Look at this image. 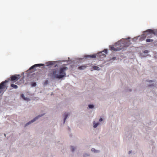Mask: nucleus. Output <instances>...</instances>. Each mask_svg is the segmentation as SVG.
<instances>
[{
  "label": "nucleus",
  "mask_w": 157,
  "mask_h": 157,
  "mask_svg": "<svg viewBox=\"0 0 157 157\" xmlns=\"http://www.w3.org/2000/svg\"><path fill=\"white\" fill-rule=\"evenodd\" d=\"M21 97L22 98L25 100H27V99H28V98H25V96H24V95L22 94H21Z\"/></svg>",
  "instance_id": "nucleus-14"
},
{
  "label": "nucleus",
  "mask_w": 157,
  "mask_h": 157,
  "mask_svg": "<svg viewBox=\"0 0 157 157\" xmlns=\"http://www.w3.org/2000/svg\"><path fill=\"white\" fill-rule=\"evenodd\" d=\"M68 114L67 113L66 114L65 116L64 120V123L65 122L66 120V119L68 117Z\"/></svg>",
  "instance_id": "nucleus-12"
},
{
  "label": "nucleus",
  "mask_w": 157,
  "mask_h": 157,
  "mask_svg": "<svg viewBox=\"0 0 157 157\" xmlns=\"http://www.w3.org/2000/svg\"><path fill=\"white\" fill-rule=\"evenodd\" d=\"M99 56L100 58H103L106 57V55L105 54L102 53L101 52L96 54H93L91 55H86L85 56L86 58H96V56Z\"/></svg>",
  "instance_id": "nucleus-5"
},
{
  "label": "nucleus",
  "mask_w": 157,
  "mask_h": 157,
  "mask_svg": "<svg viewBox=\"0 0 157 157\" xmlns=\"http://www.w3.org/2000/svg\"><path fill=\"white\" fill-rule=\"evenodd\" d=\"M88 106L89 108L90 109H92L94 107V105H89Z\"/></svg>",
  "instance_id": "nucleus-18"
},
{
  "label": "nucleus",
  "mask_w": 157,
  "mask_h": 157,
  "mask_svg": "<svg viewBox=\"0 0 157 157\" xmlns=\"http://www.w3.org/2000/svg\"><path fill=\"white\" fill-rule=\"evenodd\" d=\"M99 67H97V66H94V67H93V68L94 69V70H99Z\"/></svg>",
  "instance_id": "nucleus-16"
},
{
  "label": "nucleus",
  "mask_w": 157,
  "mask_h": 157,
  "mask_svg": "<svg viewBox=\"0 0 157 157\" xmlns=\"http://www.w3.org/2000/svg\"><path fill=\"white\" fill-rule=\"evenodd\" d=\"M102 52H105V54H107V50L106 49H105L103 51H102Z\"/></svg>",
  "instance_id": "nucleus-20"
},
{
  "label": "nucleus",
  "mask_w": 157,
  "mask_h": 157,
  "mask_svg": "<svg viewBox=\"0 0 157 157\" xmlns=\"http://www.w3.org/2000/svg\"><path fill=\"white\" fill-rule=\"evenodd\" d=\"M41 116H39L38 117H36L34 118L33 120H32L31 121H29V122H28L26 124V126L28 124H29L34 122L35 121L36 119H37L39 117H41Z\"/></svg>",
  "instance_id": "nucleus-8"
},
{
  "label": "nucleus",
  "mask_w": 157,
  "mask_h": 157,
  "mask_svg": "<svg viewBox=\"0 0 157 157\" xmlns=\"http://www.w3.org/2000/svg\"><path fill=\"white\" fill-rule=\"evenodd\" d=\"M11 86L15 89H17L18 87V86L17 85L13 84H11Z\"/></svg>",
  "instance_id": "nucleus-11"
},
{
  "label": "nucleus",
  "mask_w": 157,
  "mask_h": 157,
  "mask_svg": "<svg viewBox=\"0 0 157 157\" xmlns=\"http://www.w3.org/2000/svg\"><path fill=\"white\" fill-rule=\"evenodd\" d=\"M131 153V151H129V154H130V153Z\"/></svg>",
  "instance_id": "nucleus-26"
},
{
  "label": "nucleus",
  "mask_w": 157,
  "mask_h": 157,
  "mask_svg": "<svg viewBox=\"0 0 157 157\" xmlns=\"http://www.w3.org/2000/svg\"><path fill=\"white\" fill-rule=\"evenodd\" d=\"M75 148L74 147L72 146L71 147V150L72 152L74 151L75 150Z\"/></svg>",
  "instance_id": "nucleus-17"
},
{
  "label": "nucleus",
  "mask_w": 157,
  "mask_h": 157,
  "mask_svg": "<svg viewBox=\"0 0 157 157\" xmlns=\"http://www.w3.org/2000/svg\"><path fill=\"white\" fill-rule=\"evenodd\" d=\"M36 85V82H33L32 83V86H35Z\"/></svg>",
  "instance_id": "nucleus-21"
},
{
  "label": "nucleus",
  "mask_w": 157,
  "mask_h": 157,
  "mask_svg": "<svg viewBox=\"0 0 157 157\" xmlns=\"http://www.w3.org/2000/svg\"><path fill=\"white\" fill-rule=\"evenodd\" d=\"M102 121V118H100L99 120V121L100 122L101 121Z\"/></svg>",
  "instance_id": "nucleus-24"
},
{
  "label": "nucleus",
  "mask_w": 157,
  "mask_h": 157,
  "mask_svg": "<svg viewBox=\"0 0 157 157\" xmlns=\"http://www.w3.org/2000/svg\"><path fill=\"white\" fill-rule=\"evenodd\" d=\"M54 61H49L48 62L46 63V65L47 66H48L50 65H52L54 64Z\"/></svg>",
  "instance_id": "nucleus-9"
},
{
  "label": "nucleus",
  "mask_w": 157,
  "mask_h": 157,
  "mask_svg": "<svg viewBox=\"0 0 157 157\" xmlns=\"http://www.w3.org/2000/svg\"><path fill=\"white\" fill-rule=\"evenodd\" d=\"M153 40H152V39H147L146 40V41L147 42H153Z\"/></svg>",
  "instance_id": "nucleus-13"
},
{
  "label": "nucleus",
  "mask_w": 157,
  "mask_h": 157,
  "mask_svg": "<svg viewBox=\"0 0 157 157\" xmlns=\"http://www.w3.org/2000/svg\"><path fill=\"white\" fill-rule=\"evenodd\" d=\"M144 53H148V50H145L144 51Z\"/></svg>",
  "instance_id": "nucleus-23"
},
{
  "label": "nucleus",
  "mask_w": 157,
  "mask_h": 157,
  "mask_svg": "<svg viewBox=\"0 0 157 157\" xmlns=\"http://www.w3.org/2000/svg\"><path fill=\"white\" fill-rule=\"evenodd\" d=\"M91 151L94 152H97L98 151L95 150V149L94 148H92L91 149Z\"/></svg>",
  "instance_id": "nucleus-19"
},
{
  "label": "nucleus",
  "mask_w": 157,
  "mask_h": 157,
  "mask_svg": "<svg viewBox=\"0 0 157 157\" xmlns=\"http://www.w3.org/2000/svg\"><path fill=\"white\" fill-rule=\"evenodd\" d=\"M86 67L87 66L85 65L79 67L78 68V69L80 70H84L85 69Z\"/></svg>",
  "instance_id": "nucleus-10"
},
{
  "label": "nucleus",
  "mask_w": 157,
  "mask_h": 157,
  "mask_svg": "<svg viewBox=\"0 0 157 157\" xmlns=\"http://www.w3.org/2000/svg\"><path fill=\"white\" fill-rule=\"evenodd\" d=\"M44 64H35L34 65L32 66V67H31L29 69V70H32V69H33L35 67H40L42 66H44Z\"/></svg>",
  "instance_id": "nucleus-7"
},
{
  "label": "nucleus",
  "mask_w": 157,
  "mask_h": 157,
  "mask_svg": "<svg viewBox=\"0 0 157 157\" xmlns=\"http://www.w3.org/2000/svg\"><path fill=\"white\" fill-rule=\"evenodd\" d=\"M121 41L122 43V44H123V45L124 48L128 46L131 44L130 41L128 40H121Z\"/></svg>",
  "instance_id": "nucleus-6"
},
{
  "label": "nucleus",
  "mask_w": 157,
  "mask_h": 157,
  "mask_svg": "<svg viewBox=\"0 0 157 157\" xmlns=\"http://www.w3.org/2000/svg\"><path fill=\"white\" fill-rule=\"evenodd\" d=\"M48 80H46L45 81V82H44V84L45 85H47L48 84Z\"/></svg>",
  "instance_id": "nucleus-22"
},
{
  "label": "nucleus",
  "mask_w": 157,
  "mask_h": 157,
  "mask_svg": "<svg viewBox=\"0 0 157 157\" xmlns=\"http://www.w3.org/2000/svg\"><path fill=\"white\" fill-rule=\"evenodd\" d=\"M99 123H94V128H96L99 124Z\"/></svg>",
  "instance_id": "nucleus-15"
},
{
  "label": "nucleus",
  "mask_w": 157,
  "mask_h": 157,
  "mask_svg": "<svg viewBox=\"0 0 157 157\" xmlns=\"http://www.w3.org/2000/svg\"><path fill=\"white\" fill-rule=\"evenodd\" d=\"M123 48V45L122 44L121 40L115 43L114 46L110 47V49L114 51H119Z\"/></svg>",
  "instance_id": "nucleus-4"
},
{
  "label": "nucleus",
  "mask_w": 157,
  "mask_h": 157,
  "mask_svg": "<svg viewBox=\"0 0 157 157\" xmlns=\"http://www.w3.org/2000/svg\"><path fill=\"white\" fill-rule=\"evenodd\" d=\"M147 82H152V80H148V81H147Z\"/></svg>",
  "instance_id": "nucleus-25"
},
{
  "label": "nucleus",
  "mask_w": 157,
  "mask_h": 157,
  "mask_svg": "<svg viewBox=\"0 0 157 157\" xmlns=\"http://www.w3.org/2000/svg\"><path fill=\"white\" fill-rule=\"evenodd\" d=\"M144 33L147 34H144L141 35V38L142 39V40H143L145 39L147 36V38H151L153 35H155V33L154 32V30L152 29H148L144 32Z\"/></svg>",
  "instance_id": "nucleus-3"
},
{
  "label": "nucleus",
  "mask_w": 157,
  "mask_h": 157,
  "mask_svg": "<svg viewBox=\"0 0 157 157\" xmlns=\"http://www.w3.org/2000/svg\"><path fill=\"white\" fill-rule=\"evenodd\" d=\"M21 77V76L19 75H14L10 76V78L8 79V80H5L2 82L0 84V94L3 93L7 89L6 83L8 82L9 80L13 82H16Z\"/></svg>",
  "instance_id": "nucleus-2"
},
{
  "label": "nucleus",
  "mask_w": 157,
  "mask_h": 157,
  "mask_svg": "<svg viewBox=\"0 0 157 157\" xmlns=\"http://www.w3.org/2000/svg\"><path fill=\"white\" fill-rule=\"evenodd\" d=\"M66 70V67L61 68L59 71L58 69H53L50 71L48 76L52 79L62 78L66 76V74L65 71Z\"/></svg>",
  "instance_id": "nucleus-1"
}]
</instances>
